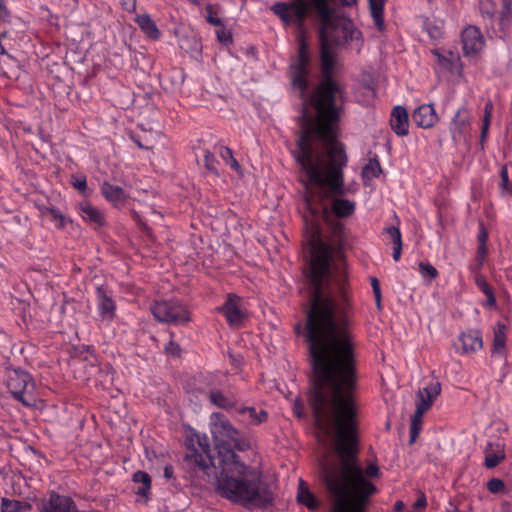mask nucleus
Segmentation results:
<instances>
[{
  "mask_svg": "<svg viewBox=\"0 0 512 512\" xmlns=\"http://www.w3.org/2000/svg\"><path fill=\"white\" fill-rule=\"evenodd\" d=\"M308 346L311 374L308 404L317 426L330 437L335 461L322 463L323 481L331 499V512H367L378 488L377 464L365 469L359 461L358 376L354 342L341 330L318 337L310 323Z\"/></svg>",
  "mask_w": 512,
  "mask_h": 512,
  "instance_id": "obj_1",
  "label": "nucleus"
},
{
  "mask_svg": "<svg viewBox=\"0 0 512 512\" xmlns=\"http://www.w3.org/2000/svg\"><path fill=\"white\" fill-rule=\"evenodd\" d=\"M327 148L328 165H324L323 154L315 147L312 140V153L315 162H319V172L322 175L321 181H314L305 168L298 162L301 170L305 173L307 181L316 186V191L311 195L305 196L307 208L315 218L312 220L309 229V245L311 258L309 262V271L306 275V285L308 290V302L303 305L305 310V324L297 323L294 326L296 334H303L308 346L311 345L309 330L312 323L315 326L318 337H327L330 330L345 331L349 339L353 341V336L349 328V302L346 293L342 288L335 289L332 284L331 258L333 248L322 239L321 228L318 218L322 219L330 226L333 236L340 237L343 231V224L334 219V215L339 218L348 217L353 214L355 204L347 199H335L332 204V211L325 203L329 197L330 191L334 194H343V172L346 165L340 167V186L334 188L332 184V167L329 154V145Z\"/></svg>",
  "mask_w": 512,
  "mask_h": 512,
  "instance_id": "obj_2",
  "label": "nucleus"
},
{
  "mask_svg": "<svg viewBox=\"0 0 512 512\" xmlns=\"http://www.w3.org/2000/svg\"><path fill=\"white\" fill-rule=\"evenodd\" d=\"M212 419L211 433L217 454L212 457L208 441L198 439L199 448L194 444L186 447V469L192 477L205 482L213 479L218 493L233 503L244 507H268L274 501L273 493L262 482L260 473L251 470L235 452L249 450L250 442L224 415L213 413Z\"/></svg>",
  "mask_w": 512,
  "mask_h": 512,
  "instance_id": "obj_3",
  "label": "nucleus"
},
{
  "mask_svg": "<svg viewBox=\"0 0 512 512\" xmlns=\"http://www.w3.org/2000/svg\"><path fill=\"white\" fill-rule=\"evenodd\" d=\"M320 42V80L314 91L308 93L307 87L299 96L303 101L300 125L301 130L296 141V150L292 152L294 159L308 172L314 181H321L319 162H315L312 151V139L316 136L323 144L330 147L329 154L332 167V184L334 188L340 186V167L345 164L346 154L344 146L337 141L338 123L345 100V87L334 78L336 69V54L326 44L325 36L319 35ZM312 60L310 61V64Z\"/></svg>",
  "mask_w": 512,
  "mask_h": 512,
  "instance_id": "obj_4",
  "label": "nucleus"
},
{
  "mask_svg": "<svg viewBox=\"0 0 512 512\" xmlns=\"http://www.w3.org/2000/svg\"><path fill=\"white\" fill-rule=\"evenodd\" d=\"M271 10L285 25L294 23L299 34L297 36L298 49L291 58L288 75L292 86L299 87L303 93L307 87V75L310 69L311 52L306 41L305 21L309 15L310 4L306 0H291L289 2H276Z\"/></svg>",
  "mask_w": 512,
  "mask_h": 512,
  "instance_id": "obj_5",
  "label": "nucleus"
},
{
  "mask_svg": "<svg viewBox=\"0 0 512 512\" xmlns=\"http://www.w3.org/2000/svg\"><path fill=\"white\" fill-rule=\"evenodd\" d=\"M6 385L15 400L27 407L34 405L35 384L28 372L20 368H7Z\"/></svg>",
  "mask_w": 512,
  "mask_h": 512,
  "instance_id": "obj_6",
  "label": "nucleus"
},
{
  "mask_svg": "<svg viewBox=\"0 0 512 512\" xmlns=\"http://www.w3.org/2000/svg\"><path fill=\"white\" fill-rule=\"evenodd\" d=\"M151 312L159 322L187 325L191 321L187 307L176 300H163L151 307Z\"/></svg>",
  "mask_w": 512,
  "mask_h": 512,
  "instance_id": "obj_7",
  "label": "nucleus"
},
{
  "mask_svg": "<svg viewBox=\"0 0 512 512\" xmlns=\"http://www.w3.org/2000/svg\"><path fill=\"white\" fill-rule=\"evenodd\" d=\"M360 31L356 30L353 23L342 16H336L331 19V27L325 30L324 36L328 46L339 45L356 39Z\"/></svg>",
  "mask_w": 512,
  "mask_h": 512,
  "instance_id": "obj_8",
  "label": "nucleus"
},
{
  "mask_svg": "<svg viewBox=\"0 0 512 512\" xmlns=\"http://www.w3.org/2000/svg\"><path fill=\"white\" fill-rule=\"evenodd\" d=\"M462 48L465 56L477 55L484 46V38L476 26H468L462 32Z\"/></svg>",
  "mask_w": 512,
  "mask_h": 512,
  "instance_id": "obj_9",
  "label": "nucleus"
},
{
  "mask_svg": "<svg viewBox=\"0 0 512 512\" xmlns=\"http://www.w3.org/2000/svg\"><path fill=\"white\" fill-rule=\"evenodd\" d=\"M441 392V384L436 382L430 387L420 389L417 393L416 411L414 417L422 420V417L426 411H428L436 397Z\"/></svg>",
  "mask_w": 512,
  "mask_h": 512,
  "instance_id": "obj_10",
  "label": "nucleus"
},
{
  "mask_svg": "<svg viewBox=\"0 0 512 512\" xmlns=\"http://www.w3.org/2000/svg\"><path fill=\"white\" fill-rule=\"evenodd\" d=\"M240 298L235 294H229L226 302L218 307V311L223 313L230 326H239L243 319L244 313L239 305Z\"/></svg>",
  "mask_w": 512,
  "mask_h": 512,
  "instance_id": "obj_11",
  "label": "nucleus"
},
{
  "mask_svg": "<svg viewBox=\"0 0 512 512\" xmlns=\"http://www.w3.org/2000/svg\"><path fill=\"white\" fill-rule=\"evenodd\" d=\"M470 115L466 108H460L452 119L450 131L453 141L459 142L465 139L469 132Z\"/></svg>",
  "mask_w": 512,
  "mask_h": 512,
  "instance_id": "obj_12",
  "label": "nucleus"
},
{
  "mask_svg": "<svg viewBox=\"0 0 512 512\" xmlns=\"http://www.w3.org/2000/svg\"><path fill=\"white\" fill-rule=\"evenodd\" d=\"M439 120L432 104H423L416 108L412 114V121L420 128L433 127Z\"/></svg>",
  "mask_w": 512,
  "mask_h": 512,
  "instance_id": "obj_13",
  "label": "nucleus"
},
{
  "mask_svg": "<svg viewBox=\"0 0 512 512\" xmlns=\"http://www.w3.org/2000/svg\"><path fill=\"white\" fill-rule=\"evenodd\" d=\"M76 505L72 498L52 493L49 502L44 506L43 512H76Z\"/></svg>",
  "mask_w": 512,
  "mask_h": 512,
  "instance_id": "obj_14",
  "label": "nucleus"
},
{
  "mask_svg": "<svg viewBox=\"0 0 512 512\" xmlns=\"http://www.w3.org/2000/svg\"><path fill=\"white\" fill-rule=\"evenodd\" d=\"M329 0H312V3L318 12L321 20L319 35H323L328 27H331V19L336 17L334 10L330 7ZM343 5H348V0H340Z\"/></svg>",
  "mask_w": 512,
  "mask_h": 512,
  "instance_id": "obj_15",
  "label": "nucleus"
},
{
  "mask_svg": "<svg viewBox=\"0 0 512 512\" xmlns=\"http://www.w3.org/2000/svg\"><path fill=\"white\" fill-rule=\"evenodd\" d=\"M391 129L398 136H405L408 134L409 119L406 109L402 106L393 108L390 119Z\"/></svg>",
  "mask_w": 512,
  "mask_h": 512,
  "instance_id": "obj_16",
  "label": "nucleus"
},
{
  "mask_svg": "<svg viewBox=\"0 0 512 512\" xmlns=\"http://www.w3.org/2000/svg\"><path fill=\"white\" fill-rule=\"evenodd\" d=\"M464 352H476L483 346L482 334L477 329H468L459 336Z\"/></svg>",
  "mask_w": 512,
  "mask_h": 512,
  "instance_id": "obj_17",
  "label": "nucleus"
},
{
  "mask_svg": "<svg viewBox=\"0 0 512 512\" xmlns=\"http://www.w3.org/2000/svg\"><path fill=\"white\" fill-rule=\"evenodd\" d=\"M208 398L213 405L225 410L235 408L238 403V399L234 394L230 392L224 393L219 389H211Z\"/></svg>",
  "mask_w": 512,
  "mask_h": 512,
  "instance_id": "obj_18",
  "label": "nucleus"
},
{
  "mask_svg": "<svg viewBox=\"0 0 512 512\" xmlns=\"http://www.w3.org/2000/svg\"><path fill=\"white\" fill-rule=\"evenodd\" d=\"M297 502L312 511L320 507L319 499L310 491L303 479H299L298 482Z\"/></svg>",
  "mask_w": 512,
  "mask_h": 512,
  "instance_id": "obj_19",
  "label": "nucleus"
},
{
  "mask_svg": "<svg viewBox=\"0 0 512 512\" xmlns=\"http://www.w3.org/2000/svg\"><path fill=\"white\" fill-rule=\"evenodd\" d=\"M135 22L141 31L151 40H158L160 38V30L149 14L137 15Z\"/></svg>",
  "mask_w": 512,
  "mask_h": 512,
  "instance_id": "obj_20",
  "label": "nucleus"
},
{
  "mask_svg": "<svg viewBox=\"0 0 512 512\" xmlns=\"http://www.w3.org/2000/svg\"><path fill=\"white\" fill-rule=\"evenodd\" d=\"M101 192L106 200L115 205L124 203L127 199L124 190L120 186L112 185L106 181L101 186Z\"/></svg>",
  "mask_w": 512,
  "mask_h": 512,
  "instance_id": "obj_21",
  "label": "nucleus"
},
{
  "mask_svg": "<svg viewBox=\"0 0 512 512\" xmlns=\"http://www.w3.org/2000/svg\"><path fill=\"white\" fill-rule=\"evenodd\" d=\"M80 210L84 220L89 221L97 226H103L105 223V217L103 213L89 202H82L80 204Z\"/></svg>",
  "mask_w": 512,
  "mask_h": 512,
  "instance_id": "obj_22",
  "label": "nucleus"
},
{
  "mask_svg": "<svg viewBox=\"0 0 512 512\" xmlns=\"http://www.w3.org/2000/svg\"><path fill=\"white\" fill-rule=\"evenodd\" d=\"M99 299V312L103 319L111 320L114 317L115 305L113 300L106 294L103 287L97 288Z\"/></svg>",
  "mask_w": 512,
  "mask_h": 512,
  "instance_id": "obj_23",
  "label": "nucleus"
},
{
  "mask_svg": "<svg viewBox=\"0 0 512 512\" xmlns=\"http://www.w3.org/2000/svg\"><path fill=\"white\" fill-rule=\"evenodd\" d=\"M384 5L385 0H369L371 16L377 29L381 32L385 30Z\"/></svg>",
  "mask_w": 512,
  "mask_h": 512,
  "instance_id": "obj_24",
  "label": "nucleus"
},
{
  "mask_svg": "<svg viewBox=\"0 0 512 512\" xmlns=\"http://www.w3.org/2000/svg\"><path fill=\"white\" fill-rule=\"evenodd\" d=\"M133 481L140 484L135 490V493L143 497H148L151 489V478L149 474L144 471H137L133 475Z\"/></svg>",
  "mask_w": 512,
  "mask_h": 512,
  "instance_id": "obj_25",
  "label": "nucleus"
},
{
  "mask_svg": "<svg viewBox=\"0 0 512 512\" xmlns=\"http://www.w3.org/2000/svg\"><path fill=\"white\" fill-rule=\"evenodd\" d=\"M506 326L500 322L494 329L493 353L501 354L505 350L506 345Z\"/></svg>",
  "mask_w": 512,
  "mask_h": 512,
  "instance_id": "obj_26",
  "label": "nucleus"
},
{
  "mask_svg": "<svg viewBox=\"0 0 512 512\" xmlns=\"http://www.w3.org/2000/svg\"><path fill=\"white\" fill-rule=\"evenodd\" d=\"M499 24L502 30L512 25V0H502L499 13Z\"/></svg>",
  "mask_w": 512,
  "mask_h": 512,
  "instance_id": "obj_27",
  "label": "nucleus"
},
{
  "mask_svg": "<svg viewBox=\"0 0 512 512\" xmlns=\"http://www.w3.org/2000/svg\"><path fill=\"white\" fill-rule=\"evenodd\" d=\"M31 509V504L18 500L2 499V512H22Z\"/></svg>",
  "mask_w": 512,
  "mask_h": 512,
  "instance_id": "obj_28",
  "label": "nucleus"
},
{
  "mask_svg": "<svg viewBox=\"0 0 512 512\" xmlns=\"http://www.w3.org/2000/svg\"><path fill=\"white\" fill-rule=\"evenodd\" d=\"M382 172L380 162L377 158L370 159L362 169V176L365 179L378 177Z\"/></svg>",
  "mask_w": 512,
  "mask_h": 512,
  "instance_id": "obj_29",
  "label": "nucleus"
},
{
  "mask_svg": "<svg viewBox=\"0 0 512 512\" xmlns=\"http://www.w3.org/2000/svg\"><path fill=\"white\" fill-rule=\"evenodd\" d=\"M241 412L247 413L250 423L255 425L265 422L268 418V414L265 410H260L258 412L254 407H246Z\"/></svg>",
  "mask_w": 512,
  "mask_h": 512,
  "instance_id": "obj_30",
  "label": "nucleus"
},
{
  "mask_svg": "<svg viewBox=\"0 0 512 512\" xmlns=\"http://www.w3.org/2000/svg\"><path fill=\"white\" fill-rule=\"evenodd\" d=\"M42 214L49 215L51 217V220L55 222V226L58 229H62L65 227L66 217L58 209L54 207H47L42 212Z\"/></svg>",
  "mask_w": 512,
  "mask_h": 512,
  "instance_id": "obj_31",
  "label": "nucleus"
},
{
  "mask_svg": "<svg viewBox=\"0 0 512 512\" xmlns=\"http://www.w3.org/2000/svg\"><path fill=\"white\" fill-rule=\"evenodd\" d=\"M479 9L482 16L492 20L497 13V5L493 0H480Z\"/></svg>",
  "mask_w": 512,
  "mask_h": 512,
  "instance_id": "obj_32",
  "label": "nucleus"
},
{
  "mask_svg": "<svg viewBox=\"0 0 512 512\" xmlns=\"http://www.w3.org/2000/svg\"><path fill=\"white\" fill-rule=\"evenodd\" d=\"M500 189L503 194H512V182L509 179L507 165L500 170Z\"/></svg>",
  "mask_w": 512,
  "mask_h": 512,
  "instance_id": "obj_33",
  "label": "nucleus"
},
{
  "mask_svg": "<svg viewBox=\"0 0 512 512\" xmlns=\"http://www.w3.org/2000/svg\"><path fill=\"white\" fill-rule=\"evenodd\" d=\"M419 271L422 277L427 278L429 281L435 279L438 276L437 269L428 262H420Z\"/></svg>",
  "mask_w": 512,
  "mask_h": 512,
  "instance_id": "obj_34",
  "label": "nucleus"
},
{
  "mask_svg": "<svg viewBox=\"0 0 512 512\" xmlns=\"http://www.w3.org/2000/svg\"><path fill=\"white\" fill-rule=\"evenodd\" d=\"M71 184L75 189L80 191L82 194H84V195L87 194L88 187H87L86 176L72 175L71 176Z\"/></svg>",
  "mask_w": 512,
  "mask_h": 512,
  "instance_id": "obj_35",
  "label": "nucleus"
},
{
  "mask_svg": "<svg viewBox=\"0 0 512 512\" xmlns=\"http://www.w3.org/2000/svg\"><path fill=\"white\" fill-rule=\"evenodd\" d=\"M180 47L186 51H197L200 48V43L195 37H186L180 40Z\"/></svg>",
  "mask_w": 512,
  "mask_h": 512,
  "instance_id": "obj_36",
  "label": "nucleus"
},
{
  "mask_svg": "<svg viewBox=\"0 0 512 512\" xmlns=\"http://www.w3.org/2000/svg\"><path fill=\"white\" fill-rule=\"evenodd\" d=\"M487 489L491 493H500L505 490V483L499 478H492L487 483Z\"/></svg>",
  "mask_w": 512,
  "mask_h": 512,
  "instance_id": "obj_37",
  "label": "nucleus"
},
{
  "mask_svg": "<svg viewBox=\"0 0 512 512\" xmlns=\"http://www.w3.org/2000/svg\"><path fill=\"white\" fill-rule=\"evenodd\" d=\"M505 458V455L502 453L500 455L490 453L487 454L485 457V466L487 468H494L496 467L503 459Z\"/></svg>",
  "mask_w": 512,
  "mask_h": 512,
  "instance_id": "obj_38",
  "label": "nucleus"
},
{
  "mask_svg": "<svg viewBox=\"0 0 512 512\" xmlns=\"http://www.w3.org/2000/svg\"><path fill=\"white\" fill-rule=\"evenodd\" d=\"M164 351L167 355L172 357H179L181 355V347L178 343L170 340L164 347Z\"/></svg>",
  "mask_w": 512,
  "mask_h": 512,
  "instance_id": "obj_39",
  "label": "nucleus"
},
{
  "mask_svg": "<svg viewBox=\"0 0 512 512\" xmlns=\"http://www.w3.org/2000/svg\"><path fill=\"white\" fill-rule=\"evenodd\" d=\"M371 286L374 293L377 308L381 309V290L379 281L376 277H371Z\"/></svg>",
  "mask_w": 512,
  "mask_h": 512,
  "instance_id": "obj_40",
  "label": "nucleus"
},
{
  "mask_svg": "<svg viewBox=\"0 0 512 512\" xmlns=\"http://www.w3.org/2000/svg\"><path fill=\"white\" fill-rule=\"evenodd\" d=\"M215 163H216V159H215L214 155H213L210 151H206V152H205V155H204V164H205V167H206L209 171H211V172H213V173L217 174V169H216V167H215Z\"/></svg>",
  "mask_w": 512,
  "mask_h": 512,
  "instance_id": "obj_41",
  "label": "nucleus"
},
{
  "mask_svg": "<svg viewBox=\"0 0 512 512\" xmlns=\"http://www.w3.org/2000/svg\"><path fill=\"white\" fill-rule=\"evenodd\" d=\"M433 53L438 57V62L440 65H442L443 67H445L446 69H449L451 70L452 67H453V64L455 63L456 60H458V57L457 56H453L452 59H448L442 55H440L437 51H433Z\"/></svg>",
  "mask_w": 512,
  "mask_h": 512,
  "instance_id": "obj_42",
  "label": "nucleus"
},
{
  "mask_svg": "<svg viewBox=\"0 0 512 512\" xmlns=\"http://www.w3.org/2000/svg\"><path fill=\"white\" fill-rule=\"evenodd\" d=\"M217 38L221 43L225 45L231 44L233 42L230 31L224 28L217 30Z\"/></svg>",
  "mask_w": 512,
  "mask_h": 512,
  "instance_id": "obj_43",
  "label": "nucleus"
},
{
  "mask_svg": "<svg viewBox=\"0 0 512 512\" xmlns=\"http://www.w3.org/2000/svg\"><path fill=\"white\" fill-rule=\"evenodd\" d=\"M206 20L212 26H222L221 19L218 17L217 13L213 12L210 8L207 10Z\"/></svg>",
  "mask_w": 512,
  "mask_h": 512,
  "instance_id": "obj_44",
  "label": "nucleus"
},
{
  "mask_svg": "<svg viewBox=\"0 0 512 512\" xmlns=\"http://www.w3.org/2000/svg\"><path fill=\"white\" fill-rule=\"evenodd\" d=\"M121 7L129 12L133 13L136 11L137 1L136 0H119Z\"/></svg>",
  "mask_w": 512,
  "mask_h": 512,
  "instance_id": "obj_45",
  "label": "nucleus"
},
{
  "mask_svg": "<svg viewBox=\"0 0 512 512\" xmlns=\"http://www.w3.org/2000/svg\"><path fill=\"white\" fill-rule=\"evenodd\" d=\"M385 231L391 236L393 243H395L396 241H402L401 232L398 227H388L385 229Z\"/></svg>",
  "mask_w": 512,
  "mask_h": 512,
  "instance_id": "obj_46",
  "label": "nucleus"
},
{
  "mask_svg": "<svg viewBox=\"0 0 512 512\" xmlns=\"http://www.w3.org/2000/svg\"><path fill=\"white\" fill-rule=\"evenodd\" d=\"M421 425H415L410 424V438H409V444L412 445L418 438L420 431H421Z\"/></svg>",
  "mask_w": 512,
  "mask_h": 512,
  "instance_id": "obj_47",
  "label": "nucleus"
},
{
  "mask_svg": "<svg viewBox=\"0 0 512 512\" xmlns=\"http://www.w3.org/2000/svg\"><path fill=\"white\" fill-rule=\"evenodd\" d=\"M294 413L298 418H302L304 416V404L300 399H296L293 407Z\"/></svg>",
  "mask_w": 512,
  "mask_h": 512,
  "instance_id": "obj_48",
  "label": "nucleus"
},
{
  "mask_svg": "<svg viewBox=\"0 0 512 512\" xmlns=\"http://www.w3.org/2000/svg\"><path fill=\"white\" fill-rule=\"evenodd\" d=\"M477 239H478L479 245H486L487 240H488V232L484 228L482 223H480V231L478 233Z\"/></svg>",
  "mask_w": 512,
  "mask_h": 512,
  "instance_id": "obj_49",
  "label": "nucleus"
},
{
  "mask_svg": "<svg viewBox=\"0 0 512 512\" xmlns=\"http://www.w3.org/2000/svg\"><path fill=\"white\" fill-rule=\"evenodd\" d=\"M492 111H493V103L489 100L486 102L484 107V118L483 121L487 120V123L490 124V120L492 117Z\"/></svg>",
  "mask_w": 512,
  "mask_h": 512,
  "instance_id": "obj_50",
  "label": "nucleus"
},
{
  "mask_svg": "<svg viewBox=\"0 0 512 512\" xmlns=\"http://www.w3.org/2000/svg\"><path fill=\"white\" fill-rule=\"evenodd\" d=\"M219 153L221 158L225 160L226 163L233 158V152L229 147L221 146Z\"/></svg>",
  "mask_w": 512,
  "mask_h": 512,
  "instance_id": "obj_51",
  "label": "nucleus"
},
{
  "mask_svg": "<svg viewBox=\"0 0 512 512\" xmlns=\"http://www.w3.org/2000/svg\"><path fill=\"white\" fill-rule=\"evenodd\" d=\"M476 283H477L478 287L482 290V292L484 294H487L488 292H490L492 290L490 285L482 277L476 278Z\"/></svg>",
  "mask_w": 512,
  "mask_h": 512,
  "instance_id": "obj_52",
  "label": "nucleus"
},
{
  "mask_svg": "<svg viewBox=\"0 0 512 512\" xmlns=\"http://www.w3.org/2000/svg\"><path fill=\"white\" fill-rule=\"evenodd\" d=\"M427 31H428V34L430 35V37L433 39H439L442 37V31L437 26H429L427 28Z\"/></svg>",
  "mask_w": 512,
  "mask_h": 512,
  "instance_id": "obj_53",
  "label": "nucleus"
},
{
  "mask_svg": "<svg viewBox=\"0 0 512 512\" xmlns=\"http://www.w3.org/2000/svg\"><path fill=\"white\" fill-rule=\"evenodd\" d=\"M486 254H487V247L486 245H478V249H477V259L479 261V265H482L485 257H486Z\"/></svg>",
  "mask_w": 512,
  "mask_h": 512,
  "instance_id": "obj_54",
  "label": "nucleus"
},
{
  "mask_svg": "<svg viewBox=\"0 0 512 512\" xmlns=\"http://www.w3.org/2000/svg\"><path fill=\"white\" fill-rule=\"evenodd\" d=\"M394 244V247H393V259L395 261H398L401 257V252H402V241L398 242L396 241Z\"/></svg>",
  "mask_w": 512,
  "mask_h": 512,
  "instance_id": "obj_55",
  "label": "nucleus"
},
{
  "mask_svg": "<svg viewBox=\"0 0 512 512\" xmlns=\"http://www.w3.org/2000/svg\"><path fill=\"white\" fill-rule=\"evenodd\" d=\"M489 126H490V124L487 123V120L483 121L482 129H481V135H480V143H481V148L482 149H483V143L485 141L486 135H487L488 130H489Z\"/></svg>",
  "mask_w": 512,
  "mask_h": 512,
  "instance_id": "obj_56",
  "label": "nucleus"
},
{
  "mask_svg": "<svg viewBox=\"0 0 512 512\" xmlns=\"http://www.w3.org/2000/svg\"><path fill=\"white\" fill-rule=\"evenodd\" d=\"M427 505V501H426V498L424 495L420 496L416 502L414 503L413 505V509L416 511V510H420V509H423L425 508Z\"/></svg>",
  "mask_w": 512,
  "mask_h": 512,
  "instance_id": "obj_57",
  "label": "nucleus"
},
{
  "mask_svg": "<svg viewBox=\"0 0 512 512\" xmlns=\"http://www.w3.org/2000/svg\"><path fill=\"white\" fill-rule=\"evenodd\" d=\"M9 17V11L6 5L0 1V22H5Z\"/></svg>",
  "mask_w": 512,
  "mask_h": 512,
  "instance_id": "obj_58",
  "label": "nucleus"
},
{
  "mask_svg": "<svg viewBox=\"0 0 512 512\" xmlns=\"http://www.w3.org/2000/svg\"><path fill=\"white\" fill-rule=\"evenodd\" d=\"M164 477L167 480L174 479V468L172 465H166L164 468Z\"/></svg>",
  "mask_w": 512,
  "mask_h": 512,
  "instance_id": "obj_59",
  "label": "nucleus"
},
{
  "mask_svg": "<svg viewBox=\"0 0 512 512\" xmlns=\"http://www.w3.org/2000/svg\"><path fill=\"white\" fill-rule=\"evenodd\" d=\"M486 295V305L489 306V307H492L496 304V298L494 296V293H493V290H491L490 292H488Z\"/></svg>",
  "mask_w": 512,
  "mask_h": 512,
  "instance_id": "obj_60",
  "label": "nucleus"
},
{
  "mask_svg": "<svg viewBox=\"0 0 512 512\" xmlns=\"http://www.w3.org/2000/svg\"><path fill=\"white\" fill-rule=\"evenodd\" d=\"M227 164L230 165V167L236 171H239L240 170V165L239 163L237 162V160L233 157L232 159H230Z\"/></svg>",
  "mask_w": 512,
  "mask_h": 512,
  "instance_id": "obj_61",
  "label": "nucleus"
},
{
  "mask_svg": "<svg viewBox=\"0 0 512 512\" xmlns=\"http://www.w3.org/2000/svg\"><path fill=\"white\" fill-rule=\"evenodd\" d=\"M405 505L403 501L398 500L394 504V512H401L404 509Z\"/></svg>",
  "mask_w": 512,
  "mask_h": 512,
  "instance_id": "obj_62",
  "label": "nucleus"
},
{
  "mask_svg": "<svg viewBox=\"0 0 512 512\" xmlns=\"http://www.w3.org/2000/svg\"><path fill=\"white\" fill-rule=\"evenodd\" d=\"M411 424L421 425V426H422V420L417 419V418H415L414 416H412Z\"/></svg>",
  "mask_w": 512,
  "mask_h": 512,
  "instance_id": "obj_63",
  "label": "nucleus"
},
{
  "mask_svg": "<svg viewBox=\"0 0 512 512\" xmlns=\"http://www.w3.org/2000/svg\"><path fill=\"white\" fill-rule=\"evenodd\" d=\"M446 512H460V510L456 506H451Z\"/></svg>",
  "mask_w": 512,
  "mask_h": 512,
  "instance_id": "obj_64",
  "label": "nucleus"
}]
</instances>
